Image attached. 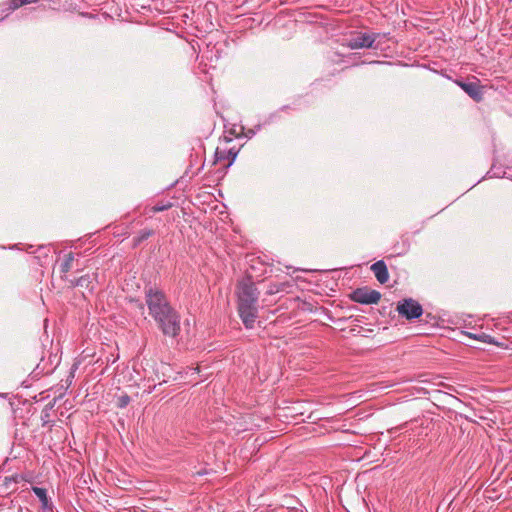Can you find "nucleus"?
Listing matches in <instances>:
<instances>
[{
  "mask_svg": "<svg viewBox=\"0 0 512 512\" xmlns=\"http://www.w3.org/2000/svg\"><path fill=\"white\" fill-rule=\"evenodd\" d=\"M238 314L247 329L254 327L258 318L259 292L256 286L249 280H243L237 287Z\"/></svg>",
  "mask_w": 512,
  "mask_h": 512,
  "instance_id": "f257e3e1",
  "label": "nucleus"
},
{
  "mask_svg": "<svg viewBox=\"0 0 512 512\" xmlns=\"http://www.w3.org/2000/svg\"><path fill=\"white\" fill-rule=\"evenodd\" d=\"M153 319L164 335L176 337L180 333V315L173 307Z\"/></svg>",
  "mask_w": 512,
  "mask_h": 512,
  "instance_id": "f03ea898",
  "label": "nucleus"
},
{
  "mask_svg": "<svg viewBox=\"0 0 512 512\" xmlns=\"http://www.w3.org/2000/svg\"><path fill=\"white\" fill-rule=\"evenodd\" d=\"M145 298L149 314L152 318L157 317L159 314L172 307L167 300L166 295L156 288L150 287L147 289L145 292Z\"/></svg>",
  "mask_w": 512,
  "mask_h": 512,
  "instance_id": "7ed1b4c3",
  "label": "nucleus"
},
{
  "mask_svg": "<svg viewBox=\"0 0 512 512\" xmlns=\"http://www.w3.org/2000/svg\"><path fill=\"white\" fill-rule=\"evenodd\" d=\"M378 36L375 33L355 32L347 39L346 45L350 49L374 48Z\"/></svg>",
  "mask_w": 512,
  "mask_h": 512,
  "instance_id": "20e7f679",
  "label": "nucleus"
},
{
  "mask_svg": "<svg viewBox=\"0 0 512 512\" xmlns=\"http://www.w3.org/2000/svg\"><path fill=\"white\" fill-rule=\"evenodd\" d=\"M397 312L406 319L412 320L419 318L423 313V309L416 300L408 298L398 303Z\"/></svg>",
  "mask_w": 512,
  "mask_h": 512,
  "instance_id": "39448f33",
  "label": "nucleus"
},
{
  "mask_svg": "<svg viewBox=\"0 0 512 512\" xmlns=\"http://www.w3.org/2000/svg\"><path fill=\"white\" fill-rule=\"evenodd\" d=\"M350 298L360 304H376L381 299L380 292L370 289L368 287L357 288L354 290Z\"/></svg>",
  "mask_w": 512,
  "mask_h": 512,
  "instance_id": "423d86ee",
  "label": "nucleus"
},
{
  "mask_svg": "<svg viewBox=\"0 0 512 512\" xmlns=\"http://www.w3.org/2000/svg\"><path fill=\"white\" fill-rule=\"evenodd\" d=\"M455 83L463 90L465 93H467L474 101H481L483 98V91L482 87L480 86L479 80L475 81H462V80H455Z\"/></svg>",
  "mask_w": 512,
  "mask_h": 512,
  "instance_id": "0eeeda50",
  "label": "nucleus"
},
{
  "mask_svg": "<svg viewBox=\"0 0 512 512\" xmlns=\"http://www.w3.org/2000/svg\"><path fill=\"white\" fill-rule=\"evenodd\" d=\"M371 270L379 283L385 284L389 280L388 269L383 260H379L372 264Z\"/></svg>",
  "mask_w": 512,
  "mask_h": 512,
  "instance_id": "6e6552de",
  "label": "nucleus"
},
{
  "mask_svg": "<svg viewBox=\"0 0 512 512\" xmlns=\"http://www.w3.org/2000/svg\"><path fill=\"white\" fill-rule=\"evenodd\" d=\"M237 153L238 152L235 151L234 149L220 150L217 148V150L215 152V158H216V161H218V162L228 160V164L226 166L229 167L235 161Z\"/></svg>",
  "mask_w": 512,
  "mask_h": 512,
  "instance_id": "1a4fd4ad",
  "label": "nucleus"
},
{
  "mask_svg": "<svg viewBox=\"0 0 512 512\" xmlns=\"http://www.w3.org/2000/svg\"><path fill=\"white\" fill-rule=\"evenodd\" d=\"M32 491L34 492V494L39 498V500L41 501V504H42V509L43 510H49V511H52V503L49 501L48 497H47V492H46V489L44 488H41V487H37V486H34L32 487Z\"/></svg>",
  "mask_w": 512,
  "mask_h": 512,
  "instance_id": "9d476101",
  "label": "nucleus"
},
{
  "mask_svg": "<svg viewBox=\"0 0 512 512\" xmlns=\"http://www.w3.org/2000/svg\"><path fill=\"white\" fill-rule=\"evenodd\" d=\"M469 336L471 338H474L476 340H479V341H482L484 343H488V344H496V342L494 341V339L490 336V335H487L485 333H481V334H469Z\"/></svg>",
  "mask_w": 512,
  "mask_h": 512,
  "instance_id": "9b49d317",
  "label": "nucleus"
},
{
  "mask_svg": "<svg viewBox=\"0 0 512 512\" xmlns=\"http://www.w3.org/2000/svg\"><path fill=\"white\" fill-rule=\"evenodd\" d=\"M73 260H74L73 253H69L66 256L64 262L61 264V271L63 273H67L71 269Z\"/></svg>",
  "mask_w": 512,
  "mask_h": 512,
  "instance_id": "f8f14e48",
  "label": "nucleus"
},
{
  "mask_svg": "<svg viewBox=\"0 0 512 512\" xmlns=\"http://www.w3.org/2000/svg\"><path fill=\"white\" fill-rule=\"evenodd\" d=\"M153 234V231L152 230H142L139 234V237L137 238L136 240V243H140L141 241L147 239L148 237H150L151 235Z\"/></svg>",
  "mask_w": 512,
  "mask_h": 512,
  "instance_id": "ddd939ff",
  "label": "nucleus"
},
{
  "mask_svg": "<svg viewBox=\"0 0 512 512\" xmlns=\"http://www.w3.org/2000/svg\"><path fill=\"white\" fill-rule=\"evenodd\" d=\"M130 402V397L128 395H122L118 398V407L124 408Z\"/></svg>",
  "mask_w": 512,
  "mask_h": 512,
  "instance_id": "4468645a",
  "label": "nucleus"
},
{
  "mask_svg": "<svg viewBox=\"0 0 512 512\" xmlns=\"http://www.w3.org/2000/svg\"><path fill=\"white\" fill-rule=\"evenodd\" d=\"M20 2H21V0H10L9 9L15 10V9H18L19 7H22V4H20Z\"/></svg>",
  "mask_w": 512,
  "mask_h": 512,
  "instance_id": "2eb2a0df",
  "label": "nucleus"
},
{
  "mask_svg": "<svg viewBox=\"0 0 512 512\" xmlns=\"http://www.w3.org/2000/svg\"><path fill=\"white\" fill-rule=\"evenodd\" d=\"M170 206H171L170 204H169V205H167V206H155V207L153 208V210H154L155 212H159V211H163V210H165V209L169 208Z\"/></svg>",
  "mask_w": 512,
  "mask_h": 512,
  "instance_id": "dca6fc26",
  "label": "nucleus"
},
{
  "mask_svg": "<svg viewBox=\"0 0 512 512\" xmlns=\"http://www.w3.org/2000/svg\"><path fill=\"white\" fill-rule=\"evenodd\" d=\"M36 2H38V0H21L20 4H22V6H24V5H28V4L36 3Z\"/></svg>",
  "mask_w": 512,
  "mask_h": 512,
  "instance_id": "f3484780",
  "label": "nucleus"
},
{
  "mask_svg": "<svg viewBox=\"0 0 512 512\" xmlns=\"http://www.w3.org/2000/svg\"><path fill=\"white\" fill-rule=\"evenodd\" d=\"M85 281H86V278H85V277H80V278L77 280L76 285H77V286H83V285H84V283H85Z\"/></svg>",
  "mask_w": 512,
  "mask_h": 512,
  "instance_id": "a211bd4d",
  "label": "nucleus"
},
{
  "mask_svg": "<svg viewBox=\"0 0 512 512\" xmlns=\"http://www.w3.org/2000/svg\"><path fill=\"white\" fill-rule=\"evenodd\" d=\"M189 371H191L192 373H195L196 369H194V368H189Z\"/></svg>",
  "mask_w": 512,
  "mask_h": 512,
  "instance_id": "6ab92c4d",
  "label": "nucleus"
}]
</instances>
